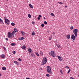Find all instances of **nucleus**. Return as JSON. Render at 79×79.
I'll return each instance as SVG.
<instances>
[{"mask_svg": "<svg viewBox=\"0 0 79 79\" xmlns=\"http://www.w3.org/2000/svg\"><path fill=\"white\" fill-rule=\"evenodd\" d=\"M56 46L58 48H60L61 47V46H60V45H58L57 44H56Z\"/></svg>", "mask_w": 79, "mask_h": 79, "instance_id": "393cba45", "label": "nucleus"}, {"mask_svg": "<svg viewBox=\"0 0 79 79\" xmlns=\"http://www.w3.org/2000/svg\"><path fill=\"white\" fill-rule=\"evenodd\" d=\"M11 25H12V26H15V23H11Z\"/></svg>", "mask_w": 79, "mask_h": 79, "instance_id": "bb28decb", "label": "nucleus"}, {"mask_svg": "<svg viewBox=\"0 0 79 79\" xmlns=\"http://www.w3.org/2000/svg\"><path fill=\"white\" fill-rule=\"evenodd\" d=\"M71 72V69H69V70L68 71V72L67 73L68 74H69V73L70 72Z\"/></svg>", "mask_w": 79, "mask_h": 79, "instance_id": "2f4dec72", "label": "nucleus"}, {"mask_svg": "<svg viewBox=\"0 0 79 79\" xmlns=\"http://www.w3.org/2000/svg\"><path fill=\"white\" fill-rule=\"evenodd\" d=\"M15 34V31H13L12 32V38H13L14 37V34Z\"/></svg>", "mask_w": 79, "mask_h": 79, "instance_id": "f8f14e48", "label": "nucleus"}, {"mask_svg": "<svg viewBox=\"0 0 79 79\" xmlns=\"http://www.w3.org/2000/svg\"><path fill=\"white\" fill-rule=\"evenodd\" d=\"M7 36H8V38H10H10H11V37L12 38V36H13V35L12 34V33L10 32H9L8 33Z\"/></svg>", "mask_w": 79, "mask_h": 79, "instance_id": "423d86ee", "label": "nucleus"}, {"mask_svg": "<svg viewBox=\"0 0 79 79\" xmlns=\"http://www.w3.org/2000/svg\"><path fill=\"white\" fill-rule=\"evenodd\" d=\"M15 53H16V51H13V54H15Z\"/></svg>", "mask_w": 79, "mask_h": 79, "instance_id": "4c0bfd02", "label": "nucleus"}, {"mask_svg": "<svg viewBox=\"0 0 79 79\" xmlns=\"http://www.w3.org/2000/svg\"><path fill=\"white\" fill-rule=\"evenodd\" d=\"M78 31V30L77 29H75L73 30V32L74 34H75L76 37H77V32Z\"/></svg>", "mask_w": 79, "mask_h": 79, "instance_id": "39448f33", "label": "nucleus"}, {"mask_svg": "<svg viewBox=\"0 0 79 79\" xmlns=\"http://www.w3.org/2000/svg\"><path fill=\"white\" fill-rule=\"evenodd\" d=\"M65 68H67V69H69V67H68V66H66L65 67Z\"/></svg>", "mask_w": 79, "mask_h": 79, "instance_id": "473e14b6", "label": "nucleus"}, {"mask_svg": "<svg viewBox=\"0 0 79 79\" xmlns=\"http://www.w3.org/2000/svg\"><path fill=\"white\" fill-rule=\"evenodd\" d=\"M57 3H58L60 4V5H62V4H63V3H62L61 2H58Z\"/></svg>", "mask_w": 79, "mask_h": 79, "instance_id": "72a5a7b5", "label": "nucleus"}, {"mask_svg": "<svg viewBox=\"0 0 79 79\" xmlns=\"http://www.w3.org/2000/svg\"><path fill=\"white\" fill-rule=\"evenodd\" d=\"M45 19V17H44V19Z\"/></svg>", "mask_w": 79, "mask_h": 79, "instance_id": "5fc2aeb1", "label": "nucleus"}, {"mask_svg": "<svg viewBox=\"0 0 79 79\" xmlns=\"http://www.w3.org/2000/svg\"><path fill=\"white\" fill-rule=\"evenodd\" d=\"M40 54L41 56H42L43 55V52L40 51Z\"/></svg>", "mask_w": 79, "mask_h": 79, "instance_id": "f3484780", "label": "nucleus"}, {"mask_svg": "<svg viewBox=\"0 0 79 79\" xmlns=\"http://www.w3.org/2000/svg\"><path fill=\"white\" fill-rule=\"evenodd\" d=\"M14 63H15L16 64H19V63H18L17 61H14Z\"/></svg>", "mask_w": 79, "mask_h": 79, "instance_id": "4468645a", "label": "nucleus"}, {"mask_svg": "<svg viewBox=\"0 0 79 79\" xmlns=\"http://www.w3.org/2000/svg\"><path fill=\"white\" fill-rule=\"evenodd\" d=\"M28 16L29 18H31V14H28Z\"/></svg>", "mask_w": 79, "mask_h": 79, "instance_id": "412c9836", "label": "nucleus"}, {"mask_svg": "<svg viewBox=\"0 0 79 79\" xmlns=\"http://www.w3.org/2000/svg\"><path fill=\"white\" fill-rule=\"evenodd\" d=\"M1 23L2 24H3V20H2V21L1 22Z\"/></svg>", "mask_w": 79, "mask_h": 79, "instance_id": "58836bf2", "label": "nucleus"}, {"mask_svg": "<svg viewBox=\"0 0 79 79\" xmlns=\"http://www.w3.org/2000/svg\"><path fill=\"white\" fill-rule=\"evenodd\" d=\"M2 20L0 18V22H2Z\"/></svg>", "mask_w": 79, "mask_h": 79, "instance_id": "49530a36", "label": "nucleus"}, {"mask_svg": "<svg viewBox=\"0 0 79 79\" xmlns=\"http://www.w3.org/2000/svg\"><path fill=\"white\" fill-rule=\"evenodd\" d=\"M58 59H59V60H60V61H62V60H63V58H62V57H61L60 56H58Z\"/></svg>", "mask_w": 79, "mask_h": 79, "instance_id": "6e6552de", "label": "nucleus"}, {"mask_svg": "<svg viewBox=\"0 0 79 79\" xmlns=\"http://www.w3.org/2000/svg\"><path fill=\"white\" fill-rule=\"evenodd\" d=\"M14 31L15 32H18V29H17L16 28H14Z\"/></svg>", "mask_w": 79, "mask_h": 79, "instance_id": "2eb2a0df", "label": "nucleus"}, {"mask_svg": "<svg viewBox=\"0 0 79 79\" xmlns=\"http://www.w3.org/2000/svg\"><path fill=\"white\" fill-rule=\"evenodd\" d=\"M21 34H22L23 35H25V33H24V32L23 31H22L21 32Z\"/></svg>", "mask_w": 79, "mask_h": 79, "instance_id": "5701e85b", "label": "nucleus"}, {"mask_svg": "<svg viewBox=\"0 0 79 79\" xmlns=\"http://www.w3.org/2000/svg\"><path fill=\"white\" fill-rule=\"evenodd\" d=\"M11 45H12V46H15V45H16V44L15 43H12L11 44Z\"/></svg>", "mask_w": 79, "mask_h": 79, "instance_id": "6ab92c4d", "label": "nucleus"}, {"mask_svg": "<svg viewBox=\"0 0 79 79\" xmlns=\"http://www.w3.org/2000/svg\"><path fill=\"white\" fill-rule=\"evenodd\" d=\"M3 49L4 50H6V49L5 47L3 48Z\"/></svg>", "mask_w": 79, "mask_h": 79, "instance_id": "79ce46f5", "label": "nucleus"}, {"mask_svg": "<svg viewBox=\"0 0 79 79\" xmlns=\"http://www.w3.org/2000/svg\"><path fill=\"white\" fill-rule=\"evenodd\" d=\"M18 60H19V61H22V60H21V58H19Z\"/></svg>", "mask_w": 79, "mask_h": 79, "instance_id": "7c9ffc66", "label": "nucleus"}, {"mask_svg": "<svg viewBox=\"0 0 79 79\" xmlns=\"http://www.w3.org/2000/svg\"><path fill=\"white\" fill-rule=\"evenodd\" d=\"M26 79H30L29 78H27Z\"/></svg>", "mask_w": 79, "mask_h": 79, "instance_id": "8fccbe9b", "label": "nucleus"}, {"mask_svg": "<svg viewBox=\"0 0 79 79\" xmlns=\"http://www.w3.org/2000/svg\"><path fill=\"white\" fill-rule=\"evenodd\" d=\"M4 19L5 20V24L7 26H8L10 24V20L6 18H5Z\"/></svg>", "mask_w": 79, "mask_h": 79, "instance_id": "7ed1b4c3", "label": "nucleus"}, {"mask_svg": "<svg viewBox=\"0 0 79 79\" xmlns=\"http://www.w3.org/2000/svg\"><path fill=\"white\" fill-rule=\"evenodd\" d=\"M49 40H52V37L50 36L49 38Z\"/></svg>", "mask_w": 79, "mask_h": 79, "instance_id": "c85d7f7f", "label": "nucleus"}, {"mask_svg": "<svg viewBox=\"0 0 79 79\" xmlns=\"http://www.w3.org/2000/svg\"><path fill=\"white\" fill-rule=\"evenodd\" d=\"M51 15L52 16H54V17H55V15L52 13H51Z\"/></svg>", "mask_w": 79, "mask_h": 79, "instance_id": "b1692460", "label": "nucleus"}, {"mask_svg": "<svg viewBox=\"0 0 79 79\" xmlns=\"http://www.w3.org/2000/svg\"><path fill=\"white\" fill-rule=\"evenodd\" d=\"M29 6L31 8H33V6H32V5H31V4H29Z\"/></svg>", "mask_w": 79, "mask_h": 79, "instance_id": "dca6fc26", "label": "nucleus"}, {"mask_svg": "<svg viewBox=\"0 0 79 79\" xmlns=\"http://www.w3.org/2000/svg\"><path fill=\"white\" fill-rule=\"evenodd\" d=\"M0 76H2V74L0 73Z\"/></svg>", "mask_w": 79, "mask_h": 79, "instance_id": "3c124183", "label": "nucleus"}, {"mask_svg": "<svg viewBox=\"0 0 79 79\" xmlns=\"http://www.w3.org/2000/svg\"><path fill=\"white\" fill-rule=\"evenodd\" d=\"M31 35H35V32H34V31H33V32H32L31 33Z\"/></svg>", "mask_w": 79, "mask_h": 79, "instance_id": "aec40b11", "label": "nucleus"}, {"mask_svg": "<svg viewBox=\"0 0 79 79\" xmlns=\"http://www.w3.org/2000/svg\"><path fill=\"white\" fill-rule=\"evenodd\" d=\"M6 40L8 41V39L7 38H6Z\"/></svg>", "mask_w": 79, "mask_h": 79, "instance_id": "c03bdc74", "label": "nucleus"}, {"mask_svg": "<svg viewBox=\"0 0 79 79\" xmlns=\"http://www.w3.org/2000/svg\"><path fill=\"white\" fill-rule=\"evenodd\" d=\"M2 70H3L4 71L6 69L5 67H3L2 68Z\"/></svg>", "mask_w": 79, "mask_h": 79, "instance_id": "4be33fe9", "label": "nucleus"}, {"mask_svg": "<svg viewBox=\"0 0 79 79\" xmlns=\"http://www.w3.org/2000/svg\"><path fill=\"white\" fill-rule=\"evenodd\" d=\"M34 23H35V22H32V24H34Z\"/></svg>", "mask_w": 79, "mask_h": 79, "instance_id": "de8ad7c7", "label": "nucleus"}, {"mask_svg": "<svg viewBox=\"0 0 79 79\" xmlns=\"http://www.w3.org/2000/svg\"><path fill=\"white\" fill-rule=\"evenodd\" d=\"M35 54L37 56H39L40 55L38 53V52H35Z\"/></svg>", "mask_w": 79, "mask_h": 79, "instance_id": "cd10ccee", "label": "nucleus"}, {"mask_svg": "<svg viewBox=\"0 0 79 79\" xmlns=\"http://www.w3.org/2000/svg\"><path fill=\"white\" fill-rule=\"evenodd\" d=\"M39 41L40 42V40H39Z\"/></svg>", "mask_w": 79, "mask_h": 79, "instance_id": "864d4df0", "label": "nucleus"}, {"mask_svg": "<svg viewBox=\"0 0 79 79\" xmlns=\"http://www.w3.org/2000/svg\"><path fill=\"white\" fill-rule=\"evenodd\" d=\"M71 39L72 40L73 39V41L74 42V40H75V36L73 34L72 35V36Z\"/></svg>", "mask_w": 79, "mask_h": 79, "instance_id": "0eeeda50", "label": "nucleus"}, {"mask_svg": "<svg viewBox=\"0 0 79 79\" xmlns=\"http://www.w3.org/2000/svg\"><path fill=\"white\" fill-rule=\"evenodd\" d=\"M41 26L42 27H44V24H41Z\"/></svg>", "mask_w": 79, "mask_h": 79, "instance_id": "f704fd0d", "label": "nucleus"}, {"mask_svg": "<svg viewBox=\"0 0 79 79\" xmlns=\"http://www.w3.org/2000/svg\"><path fill=\"white\" fill-rule=\"evenodd\" d=\"M24 38L23 37H20L19 39V40H24Z\"/></svg>", "mask_w": 79, "mask_h": 79, "instance_id": "9d476101", "label": "nucleus"}, {"mask_svg": "<svg viewBox=\"0 0 79 79\" xmlns=\"http://www.w3.org/2000/svg\"><path fill=\"white\" fill-rule=\"evenodd\" d=\"M46 76H47V77H50V75H49V74H47L46 75Z\"/></svg>", "mask_w": 79, "mask_h": 79, "instance_id": "c9c22d12", "label": "nucleus"}, {"mask_svg": "<svg viewBox=\"0 0 79 79\" xmlns=\"http://www.w3.org/2000/svg\"><path fill=\"white\" fill-rule=\"evenodd\" d=\"M39 17H40L41 18L42 17V15H39Z\"/></svg>", "mask_w": 79, "mask_h": 79, "instance_id": "a18cd8bd", "label": "nucleus"}, {"mask_svg": "<svg viewBox=\"0 0 79 79\" xmlns=\"http://www.w3.org/2000/svg\"><path fill=\"white\" fill-rule=\"evenodd\" d=\"M49 55L51 56H52L54 58L56 57V54L55 53V52L52 51L51 52H49Z\"/></svg>", "mask_w": 79, "mask_h": 79, "instance_id": "f03ea898", "label": "nucleus"}, {"mask_svg": "<svg viewBox=\"0 0 79 79\" xmlns=\"http://www.w3.org/2000/svg\"><path fill=\"white\" fill-rule=\"evenodd\" d=\"M70 29H71V30H73V29H74V27H73V26H72L70 27Z\"/></svg>", "mask_w": 79, "mask_h": 79, "instance_id": "c756f323", "label": "nucleus"}, {"mask_svg": "<svg viewBox=\"0 0 79 79\" xmlns=\"http://www.w3.org/2000/svg\"><path fill=\"white\" fill-rule=\"evenodd\" d=\"M65 8H67V6H65Z\"/></svg>", "mask_w": 79, "mask_h": 79, "instance_id": "09e8293b", "label": "nucleus"}, {"mask_svg": "<svg viewBox=\"0 0 79 79\" xmlns=\"http://www.w3.org/2000/svg\"><path fill=\"white\" fill-rule=\"evenodd\" d=\"M21 48H23V49H25V48H26V46L23 45L21 47Z\"/></svg>", "mask_w": 79, "mask_h": 79, "instance_id": "ddd939ff", "label": "nucleus"}, {"mask_svg": "<svg viewBox=\"0 0 79 79\" xmlns=\"http://www.w3.org/2000/svg\"><path fill=\"white\" fill-rule=\"evenodd\" d=\"M31 51H32V50H31V48H29L28 49L29 52L30 53V52H31Z\"/></svg>", "mask_w": 79, "mask_h": 79, "instance_id": "a878e982", "label": "nucleus"}, {"mask_svg": "<svg viewBox=\"0 0 79 79\" xmlns=\"http://www.w3.org/2000/svg\"><path fill=\"white\" fill-rule=\"evenodd\" d=\"M44 24H47V22L46 21H44Z\"/></svg>", "mask_w": 79, "mask_h": 79, "instance_id": "e433bc0d", "label": "nucleus"}, {"mask_svg": "<svg viewBox=\"0 0 79 79\" xmlns=\"http://www.w3.org/2000/svg\"><path fill=\"white\" fill-rule=\"evenodd\" d=\"M38 20H40V18L39 17H38Z\"/></svg>", "mask_w": 79, "mask_h": 79, "instance_id": "ea45409f", "label": "nucleus"}, {"mask_svg": "<svg viewBox=\"0 0 79 79\" xmlns=\"http://www.w3.org/2000/svg\"><path fill=\"white\" fill-rule=\"evenodd\" d=\"M60 72L61 74H62V73H63V71L61 69L60 70Z\"/></svg>", "mask_w": 79, "mask_h": 79, "instance_id": "a19ab883", "label": "nucleus"}, {"mask_svg": "<svg viewBox=\"0 0 79 79\" xmlns=\"http://www.w3.org/2000/svg\"><path fill=\"white\" fill-rule=\"evenodd\" d=\"M47 72L49 73H52V70H51V67L49 66H47Z\"/></svg>", "mask_w": 79, "mask_h": 79, "instance_id": "20e7f679", "label": "nucleus"}, {"mask_svg": "<svg viewBox=\"0 0 79 79\" xmlns=\"http://www.w3.org/2000/svg\"><path fill=\"white\" fill-rule=\"evenodd\" d=\"M69 79H74V78H73V77H71Z\"/></svg>", "mask_w": 79, "mask_h": 79, "instance_id": "37998d69", "label": "nucleus"}, {"mask_svg": "<svg viewBox=\"0 0 79 79\" xmlns=\"http://www.w3.org/2000/svg\"><path fill=\"white\" fill-rule=\"evenodd\" d=\"M66 37L68 39H70V35H68L66 36Z\"/></svg>", "mask_w": 79, "mask_h": 79, "instance_id": "9b49d317", "label": "nucleus"}, {"mask_svg": "<svg viewBox=\"0 0 79 79\" xmlns=\"http://www.w3.org/2000/svg\"><path fill=\"white\" fill-rule=\"evenodd\" d=\"M31 56L33 58H35V54L34 53H31Z\"/></svg>", "mask_w": 79, "mask_h": 79, "instance_id": "1a4fd4ad", "label": "nucleus"}, {"mask_svg": "<svg viewBox=\"0 0 79 79\" xmlns=\"http://www.w3.org/2000/svg\"><path fill=\"white\" fill-rule=\"evenodd\" d=\"M78 77H79V74H78Z\"/></svg>", "mask_w": 79, "mask_h": 79, "instance_id": "603ef678", "label": "nucleus"}, {"mask_svg": "<svg viewBox=\"0 0 79 79\" xmlns=\"http://www.w3.org/2000/svg\"><path fill=\"white\" fill-rule=\"evenodd\" d=\"M5 57V55L3 54L1 55V57L2 58H4Z\"/></svg>", "mask_w": 79, "mask_h": 79, "instance_id": "a211bd4d", "label": "nucleus"}, {"mask_svg": "<svg viewBox=\"0 0 79 79\" xmlns=\"http://www.w3.org/2000/svg\"><path fill=\"white\" fill-rule=\"evenodd\" d=\"M53 34V35H55V33H54Z\"/></svg>", "mask_w": 79, "mask_h": 79, "instance_id": "6e6d98bb", "label": "nucleus"}, {"mask_svg": "<svg viewBox=\"0 0 79 79\" xmlns=\"http://www.w3.org/2000/svg\"><path fill=\"white\" fill-rule=\"evenodd\" d=\"M47 57H44L43 60L42 61L41 65H44V64H45L47 63Z\"/></svg>", "mask_w": 79, "mask_h": 79, "instance_id": "f257e3e1", "label": "nucleus"}]
</instances>
